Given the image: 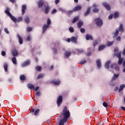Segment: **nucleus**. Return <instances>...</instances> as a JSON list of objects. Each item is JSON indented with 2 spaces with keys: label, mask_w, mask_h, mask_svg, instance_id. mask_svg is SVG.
<instances>
[{
  "label": "nucleus",
  "mask_w": 125,
  "mask_h": 125,
  "mask_svg": "<svg viewBox=\"0 0 125 125\" xmlns=\"http://www.w3.org/2000/svg\"><path fill=\"white\" fill-rule=\"evenodd\" d=\"M61 121L59 125H64V123L67 122L68 118L70 117V111L67 109V106H65L63 109L62 114H61Z\"/></svg>",
  "instance_id": "nucleus-1"
},
{
  "label": "nucleus",
  "mask_w": 125,
  "mask_h": 125,
  "mask_svg": "<svg viewBox=\"0 0 125 125\" xmlns=\"http://www.w3.org/2000/svg\"><path fill=\"white\" fill-rule=\"evenodd\" d=\"M5 13H6V14H7L8 16H9L10 17L11 19L13 21V22H15V23H16V22H17V19H16V18L12 16L9 12V8H7V9L5 11Z\"/></svg>",
  "instance_id": "nucleus-2"
},
{
  "label": "nucleus",
  "mask_w": 125,
  "mask_h": 125,
  "mask_svg": "<svg viewBox=\"0 0 125 125\" xmlns=\"http://www.w3.org/2000/svg\"><path fill=\"white\" fill-rule=\"evenodd\" d=\"M121 52H119L117 54H115V55H116L117 57L119 58V62H118L119 65H121L123 62V60H124V59L121 58Z\"/></svg>",
  "instance_id": "nucleus-3"
},
{
  "label": "nucleus",
  "mask_w": 125,
  "mask_h": 125,
  "mask_svg": "<svg viewBox=\"0 0 125 125\" xmlns=\"http://www.w3.org/2000/svg\"><path fill=\"white\" fill-rule=\"evenodd\" d=\"M62 101H63V97H62V96H60L57 100V104L58 107H59V106L61 105V103H62Z\"/></svg>",
  "instance_id": "nucleus-4"
},
{
  "label": "nucleus",
  "mask_w": 125,
  "mask_h": 125,
  "mask_svg": "<svg viewBox=\"0 0 125 125\" xmlns=\"http://www.w3.org/2000/svg\"><path fill=\"white\" fill-rule=\"evenodd\" d=\"M95 21L98 26H102V24H103L102 20H101L99 19H96L95 20Z\"/></svg>",
  "instance_id": "nucleus-5"
},
{
  "label": "nucleus",
  "mask_w": 125,
  "mask_h": 125,
  "mask_svg": "<svg viewBox=\"0 0 125 125\" xmlns=\"http://www.w3.org/2000/svg\"><path fill=\"white\" fill-rule=\"evenodd\" d=\"M44 8H45L44 12L45 14H47V13L49 12V9H50V7H49V6H48V5L47 4V5H45Z\"/></svg>",
  "instance_id": "nucleus-6"
},
{
  "label": "nucleus",
  "mask_w": 125,
  "mask_h": 125,
  "mask_svg": "<svg viewBox=\"0 0 125 125\" xmlns=\"http://www.w3.org/2000/svg\"><path fill=\"white\" fill-rule=\"evenodd\" d=\"M103 5L104 6V7L107 9V10H110L111 9V7H110V5L108 4L107 3H103Z\"/></svg>",
  "instance_id": "nucleus-7"
},
{
  "label": "nucleus",
  "mask_w": 125,
  "mask_h": 125,
  "mask_svg": "<svg viewBox=\"0 0 125 125\" xmlns=\"http://www.w3.org/2000/svg\"><path fill=\"white\" fill-rule=\"evenodd\" d=\"M43 1H42V0H40L38 2V6L40 8H41V7H42V6H43Z\"/></svg>",
  "instance_id": "nucleus-8"
},
{
  "label": "nucleus",
  "mask_w": 125,
  "mask_h": 125,
  "mask_svg": "<svg viewBox=\"0 0 125 125\" xmlns=\"http://www.w3.org/2000/svg\"><path fill=\"white\" fill-rule=\"evenodd\" d=\"M81 9H82V6L78 5L74 8L73 11H78L79 10H81Z\"/></svg>",
  "instance_id": "nucleus-9"
},
{
  "label": "nucleus",
  "mask_w": 125,
  "mask_h": 125,
  "mask_svg": "<svg viewBox=\"0 0 125 125\" xmlns=\"http://www.w3.org/2000/svg\"><path fill=\"white\" fill-rule=\"evenodd\" d=\"M12 53L13 56H17V55H18V51H17V50L16 49L12 50Z\"/></svg>",
  "instance_id": "nucleus-10"
},
{
  "label": "nucleus",
  "mask_w": 125,
  "mask_h": 125,
  "mask_svg": "<svg viewBox=\"0 0 125 125\" xmlns=\"http://www.w3.org/2000/svg\"><path fill=\"white\" fill-rule=\"evenodd\" d=\"M17 36L19 39V43H20V44H22V43H23V39H22V38L21 37V36H20V35H19V34H18Z\"/></svg>",
  "instance_id": "nucleus-11"
},
{
  "label": "nucleus",
  "mask_w": 125,
  "mask_h": 125,
  "mask_svg": "<svg viewBox=\"0 0 125 125\" xmlns=\"http://www.w3.org/2000/svg\"><path fill=\"white\" fill-rule=\"evenodd\" d=\"M77 40H78V38H76L74 36L72 37L71 38V41L72 42H74V43H77Z\"/></svg>",
  "instance_id": "nucleus-12"
},
{
  "label": "nucleus",
  "mask_w": 125,
  "mask_h": 125,
  "mask_svg": "<svg viewBox=\"0 0 125 125\" xmlns=\"http://www.w3.org/2000/svg\"><path fill=\"white\" fill-rule=\"evenodd\" d=\"M115 68V70H119V69H120V68L119 67V66H118V65L116 64H114L111 65L110 67L113 69V68Z\"/></svg>",
  "instance_id": "nucleus-13"
},
{
  "label": "nucleus",
  "mask_w": 125,
  "mask_h": 125,
  "mask_svg": "<svg viewBox=\"0 0 125 125\" xmlns=\"http://www.w3.org/2000/svg\"><path fill=\"white\" fill-rule=\"evenodd\" d=\"M96 63H97V67L99 68H101V62L100 61V60H97Z\"/></svg>",
  "instance_id": "nucleus-14"
},
{
  "label": "nucleus",
  "mask_w": 125,
  "mask_h": 125,
  "mask_svg": "<svg viewBox=\"0 0 125 125\" xmlns=\"http://www.w3.org/2000/svg\"><path fill=\"white\" fill-rule=\"evenodd\" d=\"M86 40H87V41H88V40H92V36H91V35H89V34H87L86 35Z\"/></svg>",
  "instance_id": "nucleus-15"
},
{
  "label": "nucleus",
  "mask_w": 125,
  "mask_h": 125,
  "mask_svg": "<svg viewBox=\"0 0 125 125\" xmlns=\"http://www.w3.org/2000/svg\"><path fill=\"white\" fill-rule=\"evenodd\" d=\"M27 86L30 89H34V88H35V86H34L33 84L29 83L27 85Z\"/></svg>",
  "instance_id": "nucleus-16"
},
{
  "label": "nucleus",
  "mask_w": 125,
  "mask_h": 125,
  "mask_svg": "<svg viewBox=\"0 0 125 125\" xmlns=\"http://www.w3.org/2000/svg\"><path fill=\"white\" fill-rule=\"evenodd\" d=\"M29 63H30V61H27L22 64V66L23 67H25V66H28V65H29Z\"/></svg>",
  "instance_id": "nucleus-17"
},
{
  "label": "nucleus",
  "mask_w": 125,
  "mask_h": 125,
  "mask_svg": "<svg viewBox=\"0 0 125 125\" xmlns=\"http://www.w3.org/2000/svg\"><path fill=\"white\" fill-rule=\"evenodd\" d=\"M110 63H111V61H108L106 62H105V68H106V69H109V64H110Z\"/></svg>",
  "instance_id": "nucleus-18"
},
{
  "label": "nucleus",
  "mask_w": 125,
  "mask_h": 125,
  "mask_svg": "<svg viewBox=\"0 0 125 125\" xmlns=\"http://www.w3.org/2000/svg\"><path fill=\"white\" fill-rule=\"evenodd\" d=\"M82 25H83V22L82 21H79L78 22V28H81Z\"/></svg>",
  "instance_id": "nucleus-19"
},
{
  "label": "nucleus",
  "mask_w": 125,
  "mask_h": 125,
  "mask_svg": "<svg viewBox=\"0 0 125 125\" xmlns=\"http://www.w3.org/2000/svg\"><path fill=\"white\" fill-rule=\"evenodd\" d=\"M22 14H25V10H26V5H23L22 6Z\"/></svg>",
  "instance_id": "nucleus-20"
},
{
  "label": "nucleus",
  "mask_w": 125,
  "mask_h": 125,
  "mask_svg": "<svg viewBox=\"0 0 125 125\" xmlns=\"http://www.w3.org/2000/svg\"><path fill=\"white\" fill-rule=\"evenodd\" d=\"M12 61L13 63V64H14L15 65H16L17 64V61L16 60V58H13L12 59Z\"/></svg>",
  "instance_id": "nucleus-21"
},
{
  "label": "nucleus",
  "mask_w": 125,
  "mask_h": 125,
  "mask_svg": "<svg viewBox=\"0 0 125 125\" xmlns=\"http://www.w3.org/2000/svg\"><path fill=\"white\" fill-rule=\"evenodd\" d=\"M89 12H90V7L87 8V11L84 13V16L88 15Z\"/></svg>",
  "instance_id": "nucleus-22"
},
{
  "label": "nucleus",
  "mask_w": 125,
  "mask_h": 125,
  "mask_svg": "<svg viewBox=\"0 0 125 125\" xmlns=\"http://www.w3.org/2000/svg\"><path fill=\"white\" fill-rule=\"evenodd\" d=\"M47 28H48V25H44L43 26V33H44L45 31H46V29H47Z\"/></svg>",
  "instance_id": "nucleus-23"
},
{
  "label": "nucleus",
  "mask_w": 125,
  "mask_h": 125,
  "mask_svg": "<svg viewBox=\"0 0 125 125\" xmlns=\"http://www.w3.org/2000/svg\"><path fill=\"white\" fill-rule=\"evenodd\" d=\"M119 12H116L114 13V15H113V18L116 19L118 18V17L119 16Z\"/></svg>",
  "instance_id": "nucleus-24"
},
{
  "label": "nucleus",
  "mask_w": 125,
  "mask_h": 125,
  "mask_svg": "<svg viewBox=\"0 0 125 125\" xmlns=\"http://www.w3.org/2000/svg\"><path fill=\"white\" fill-rule=\"evenodd\" d=\"M125 85H124V84H123V85H121V86H120V88H119V92H121V91H122L123 89H124V88H125Z\"/></svg>",
  "instance_id": "nucleus-25"
},
{
  "label": "nucleus",
  "mask_w": 125,
  "mask_h": 125,
  "mask_svg": "<svg viewBox=\"0 0 125 125\" xmlns=\"http://www.w3.org/2000/svg\"><path fill=\"white\" fill-rule=\"evenodd\" d=\"M78 20H79V17H74L73 20L72 21V23H76Z\"/></svg>",
  "instance_id": "nucleus-26"
},
{
  "label": "nucleus",
  "mask_w": 125,
  "mask_h": 125,
  "mask_svg": "<svg viewBox=\"0 0 125 125\" xmlns=\"http://www.w3.org/2000/svg\"><path fill=\"white\" fill-rule=\"evenodd\" d=\"M20 78L21 81H25V79H26V77L24 75H21Z\"/></svg>",
  "instance_id": "nucleus-27"
},
{
  "label": "nucleus",
  "mask_w": 125,
  "mask_h": 125,
  "mask_svg": "<svg viewBox=\"0 0 125 125\" xmlns=\"http://www.w3.org/2000/svg\"><path fill=\"white\" fill-rule=\"evenodd\" d=\"M70 55H71V52L69 51H66L65 53V56H66V57H69V56H70Z\"/></svg>",
  "instance_id": "nucleus-28"
},
{
  "label": "nucleus",
  "mask_w": 125,
  "mask_h": 125,
  "mask_svg": "<svg viewBox=\"0 0 125 125\" xmlns=\"http://www.w3.org/2000/svg\"><path fill=\"white\" fill-rule=\"evenodd\" d=\"M8 67V65L7 63L4 64V68L5 72H7Z\"/></svg>",
  "instance_id": "nucleus-29"
},
{
  "label": "nucleus",
  "mask_w": 125,
  "mask_h": 125,
  "mask_svg": "<svg viewBox=\"0 0 125 125\" xmlns=\"http://www.w3.org/2000/svg\"><path fill=\"white\" fill-rule=\"evenodd\" d=\"M119 78V74H114L112 80L114 81V80H116L117 78Z\"/></svg>",
  "instance_id": "nucleus-30"
},
{
  "label": "nucleus",
  "mask_w": 125,
  "mask_h": 125,
  "mask_svg": "<svg viewBox=\"0 0 125 125\" xmlns=\"http://www.w3.org/2000/svg\"><path fill=\"white\" fill-rule=\"evenodd\" d=\"M113 43H114L113 42H107L106 43V45H107V46H110V45H112Z\"/></svg>",
  "instance_id": "nucleus-31"
},
{
  "label": "nucleus",
  "mask_w": 125,
  "mask_h": 125,
  "mask_svg": "<svg viewBox=\"0 0 125 125\" xmlns=\"http://www.w3.org/2000/svg\"><path fill=\"white\" fill-rule=\"evenodd\" d=\"M53 83L55 84V85H57L58 84H60V81H53Z\"/></svg>",
  "instance_id": "nucleus-32"
},
{
  "label": "nucleus",
  "mask_w": 125,
  "mask_h": 125,
  "mask_svg": "<svg viewBox=\"0 0 125 125\" xmlns=\"http://www.w3.org/2000/svg\"><path fill=\"white\" fill-rule=\"evenodd\" d=\"M104 47H106V46H105V45H102V46L99 47V51L102 50V49H104Z\"/></svg>",
  "instance_id": "nucleus-33"
},
{
  "label": "nucleus",
  "mask_w": 125,
  "mask_h": 125,
  "mask_svg": "<svg viewBox=\"0 0 125 125\" xmlns=\"http://www.w3.org/2000/svg\"><path fill=\"white\" fill-rule=\"evenodd\" d=\"M25 21L26 23H29V22H30V20L29 19V18L28 17H25Z\"/></svg>",
  "instance_id": "nucleus-34"
},
{
  "label": "nucleus",
  "mask_w": 125,
  "mask_h": 125,
  "mask_svg": "<svg viewBox=\"0 0 125 125\" xmlns=\"http://www.w3.org/2000/svg\"><path fill=\"white\" fill-rule=\"evenodd\" d=\"M39 113H40V109H37L34 113L35 116H37Z\"/></svg>",
  "instance_id": "nucleus-35"
},
{
  "label": "nucleus",
  "mask_w": 125,
  "mask_h": 125,
  "mask_svg": "<svg viewBox=\"0 0 125 125\" xmlns=\"http://www.w3.org/2000/svg\"><path fill=\"white\" fill-rule=\"evenodd\" d=\"M119 31H121V32H123V31H124V28H123V24L120 25Z\"/></svg>",
  "instance_id": "nucleus-36"
},
{
  "label": "nucleus",
  "mask_w": 125,
  "mask_h": 125,
  "mask_svg": "<svg viewBox=\"0 0 125 125\" xmlns=\"http://www.w3.org/2000/svg\"><path fill=\"white\" fill-rule=\"evenodd\" d=\"M36 70L37 71H42V67L37 66L36 67Z\"/></svg>",
  "instance_id": "nucleus-37"
},
{
  "label": "nucleus",
  "mask_w": 125,
  "mask_h": 125,
  "mask_svg": "<svg viewBox=\"0 0 125 125\" xmlns=\"http://www.w3.org/2000/svg\"><path fill=\"white\" fill-rule=\"evenodd\" d=\"M23 19H22V18L20 17L18 18V20H17V22H21V21H22Z\"/></svg>",
  "instance_id": "nucleus-38"
},
{
  "label": "nucleus",
  "mask_w": 125,
  "mask_h": 125,
  "mask_svg": "<svg viewBox=\"0 0 125 125\" xmlns=\"http://www.w3.org/2000/svg\"><path fill=\"white\" fill-rule=\"evenodd\" d=\"M32 30H33V28L32 27H28L27 28V32H31V31H32Z\"/></svg>",
  "instance_id": "nucleus-39"
},
{
  "label": "nucleus",
  "mask_w": 125,
  "mask_h": 125,
  "mask_svg": "<svg viewBox=\"0 0 125 125\" xmlns=\"http://www.w3.org/2000/svg\"><path fill=\"white\" fill-rule=\"evenodd\" d=\"M4 31L6 34H9V31H8V29L7 28H4Z\"/></svg>",
  "instance_id": "nucleus-40"
},
{
  "label": "nucleus",
  "mask_w": 125,
  "mask_h": 125,
  "mask_svg": "<svg viewBox=\"0 0 125 125\" xmlns=\"http://www.w3.org/2000/svg\"><path fill=\"white\" fill-rule=\"evenodd\" d=\"M69 31L71 33H73L74 32V28L70 27L69 28Z\"/></svg>",
  "instance_id": "nucleus-41"
},
{
  "label": "nucleus",
  "mask_w": 125,
  "mask_h": 125,
  "mask_svg": "<svg viewBox=\"0 0 125 125\" xmlns=\"http://www.w3.org/2000/svg\"><path fill=\"white\" fill-rule=\"evenodd\" d=\"M119 35V31L118 30H116L115 33H114V37H117Z\"/></svg>",
  "instance_id": "nucleus-42"
},
{
  "label": "nucleus",
  "mask_w": 125,
  "mask_h": 125,
  "mask_svg": "<svg viewBox=\"0 0 125 125\" xmlns=\"http://www.w3.org/2000/svg\"><path fill=\"white\" fill-rule=\"evenodd\" d=\"M36 96H41V93L40 92H37L35 93Z\"/></svg>",
  "instance_id": "nucleus-43"
},
{
  "label": "nucleus",
  "mask_w": 125,
  "mask_h": 125,
  "mask_svg": "<svg viewBox=\"0 0 125 125\" xmlns=\"http://www.w3.org/2000/svg\"><path fill=\"white\" fill-rule=\"evenodd\" d=\"M51 23V21H50V20L49 19H48L47 21V25H50Z\"/></svg>",
  "instance_id": "nucleus-44"
},
{
  "label": "nucleus",
  "mask_w": 125,
  "mask_h": 125,
  "mask_svg": "<svg viewBox=\"0 0 125 125\" xmlns=\"http://www.w3.org/2000/svg\"><path fill=\"white\" fill-rule=\"evenodd\" d=\"M93 12L96 13L98 12L99 11V10L98 9L95 8L93 10Z\"/></svg>",
  "instance_id": "nucleus-45"
},
{
  "label": "nucleus",
  "mask_w": 125,
  "mask_h": 125,
  "mask_svg": "<svg viewBox=\"0 0 125 125\" xmlns=\"http://www.w3.org/2000/svg\"><path fill=\"white\" fill-rule=\"evenodd\" d=\"M43 77V74H40L38 76V79H41V78Z\"/></svg>",
  "instance_id": "nucleus-46"
},
{
  "label": "nucleus",
  "mask_w": 125,
  "mask_h": 125,
  "mask_svg": "<svg viewBox=\"0 0 125 125\" xmlns=\"http://www.w3.org/2000/svg\"><path fill=\"white\" fill-rule=\"evenodd\" d=\"M39 86H37L35 88H34L33 89V90L35 91H38V90H39Z\"/></svg>",
  "instance_id": "nucleus-47"
},
{
  "label": "nucleus",
  "mask_w": 125,
  "mask_h": 125,
  "mask_svg": "<svg viewBox=\"0 0 125 125\" xmlns=\"http://www.w3.org/2000/svg\"><path fill=\"white\" fill-rule=\"evenodd\" d=\"M6 54V53H5V51H2L1 52V55L2 56H5V55Z\"/></svg>",
  "instance_id": "nucleus-48"
},
{
  "label": "nucleus",
  "mask_w": 125,
  "mask_h": 125,
  "mask_svg": "<svg viewBox=\"0 0 125 125\" xmlns=\"http://www.w3.org/2000/svg\"><path fill=\"white\" fill-rule=\"evenodd\" d=\"M80 31L81 33H84V32H85V30L84 28H81Z\"/></svg>",
  "instance_id": "nucleus-49"
},
{
  "label": "nucleus",
  "mask_w": 125,
  "mask_h": 125,
  "mask_svg": "<svg viewBox=\"0 0 125 125\" xmlns=\"http://www.w3.org/2000/svg\"><path fill=\"white\" fill-rule=\"evenodd\" d=\"M103 106H104V107H107V106H108V104H107L106 102H104L103 103Z\"/></svg>",
  "instance_id": "nucleus-50"
},
{
  "label": "nucleus",
  "mask_w": 125,
  "mask_h": 125,
  "mask_svg": "<svg viewBox=\"0 0 125 125\" xmlns=\"http://www.w3.org/2000/svg\"><path fill=\"white\" fill-rule=\"evenodd\" d=\"M56 12H57V11H56V10H55V9H53V10H52V14H54V13H56Z\"/></svg>",
  "instance_id": "nucleus-51"
},
{
  "label": "nucleus",
  "mask_w": 125,
  "mask_h": 125,
  "mask_svg": "<svg viewBox=\"0 0 125 125\" xmlns=\"http://www.w3.org/2000/svg\"><path fill=\"white\" fill-rule=\"evenodd\" d=\"M112 18H113V15H110L109 17H108V19L109 20H111V19H112Z\"/></svg>",
  "instance_id": "nucleus-52"
},
{
  "label": "nucleus",
  "mask_w": 125,
  "mask_h": 125,
  "mask_svg": "<svg viewBox=\"0 0 125 125\" xmlns=\"http://www.w3.org/2000/svg\"><path fill=\"white\" fill-rule=\"evenodd\" d=\"M84 63H86V61L83 60L81 61V64H84Z\"/></svg>",
  "instance_id": "nucleus-53"
},
{
  "label": "nucleus",
  "mask_w": 125,
  "mask_h": 125,
  "mask_svg": "<svg viewBox=\"0 0 125 125\" xmlns=\"http://www.w3.org/2000/svg\"><path fill=\"white\" fill-rule=\"evenodd\" d=\"M59 1H60V0H55V3H56V4H58V3H59Z\"/></svg>",
  "instance_id": "nucleus-54"
},
{
  "label": "nucleus",
  "mask_w": 125,
  "mask_h": 125,
  "mask_svg": "<svg viewBox=\"0 0 125 125\" xmlns=\"http://www.w3.org/2000/svg\"><path fill=\"white\" fill-rule=\"evenodd\" d=\"M27 41H31V36H28L27 38Z\"/></svg>",
  "instance_id": "nucleus-55"
},
{
  "label": "nucleus",
  "mask_w": 125,
  "mask_h": 125,
  "mask_svg": "<svg viewBox=\"0 0 125 125\" xmlns=\"http://www.w3.org/2000/svg\"><path fill=\"white\" fill-rule=\"evenodd\" d=\"M121 109L122 110H123V111H125V107H124V106H121Z\"/></svg>",
  "instance_id": "nucleus-56"
},
{
  "label": "nucleus",
  "mask_w": 125,
  "mask_h": 125,
  "mask_svg": "<svg viewBox=\"0 0 125 125\" xmlns=\"http://www.w3.org/2000/svg\"><path fill=\"white\" fill-rule=\"evenodd\" d=\"M66 41L68 42H71V39L70 38H68L66 40Z\"/></svg>",
  "instance_id": "nucleus-57"
},
{
  "label": "nucleus",
  "mask_w": 125,
  "mask_h": 125,
  "mask_svg": "<svg viewBox=\"0 0 125 125\" xmlns=\"http://www.w3.org/2000/svg\"><path fill=\"white\" fill-rule=\"evenodd\" d=\"M117 41H121V37H118L117 38Z\"/></svg>",
  "instance_id": "nucleus-58"
},
{
  "label": "nucleus",
  "mask_w": 125,
  "mask_h": 125,
  "mask_svg": "<svg viewBox=\"0 0 125 125\" xmlns=\"http://www.w3.org/2000/svg\"><path fill=\"white\" fill-rule=\"evenodd\" d=\"M97 42H95L93 43V45L94 46H95V45H96V44H97Z\"/></svg>",
  "instance_id": "nucleus-59"
},
{
  "label": "nucleus",
  "mask_w": 125,
  "mask_h": 125,
  "mask_svg": "<svg viewBox=\"0 0 125 125\" xmlns=\"http://www.w3.org/2000/svg\"><path fill=\"white\" fill-rule=\"evenodd\" d=\"M68 13H69V14H72V13H73V11H72V10L69 11Z\"/></svg>",
  "instance_id": "nucleus-60"
},
{
  "label": "nucleus",
  "mask_w": 125,
  "mask_h": 125,
  "mask_svg": "<svg viewBox=\"0 0 125 125\" xmlns=\"http://www.w3.org/2000/svg\"><path fill=\"white\" fill-rule=\"evenodd\" d=\"M119 50V49H118V48H115L114 49V51L115 52H117V51Z\"/></svg>",
  "instance_id": "nucleus-61"
},
{
  "label": "nucleus",
  "mask_w": 125,
  "mask_h": 125,
  "mask_svg": "<svg viewBox=\"0 0 125 125\" xmlns=\"http://www.w3.org/2000/svg\"><path fill=\"white\" fill-rule=\"evenodd\" d=\"M123 55H125V49H124Z\"/></svg>",
  "instance_id": "nucleus-62"
},
{
  "label": "nucleus",
  "mask_w": 125,
  "mask_h": 125,
  "mask_svg": "<svg viewBox=\"0 0 125 125\" xmlns=\"http://www.w3.org/2000/svg\"><path fill=\"white\" fill-rule=\"evenodd\" d=\"M118 87H116L115 88V89H114V90H115V91H117V90H118Z\"/></svg>",
  "instance_id": "nucleus-63"
},
{
  "label": "nucleus",
  "mask_w": 125,
  "mask_h": 125,
  "mask_svg": "<svg viewBox=\"0 0 125 125\" xmlns=\"http://www.w3.org/2000/svg\"><path fill=\"white\" fill-rule=\"evenodd\" d=\"M123 66L125 68V62H123Z\"/></svg>",
  "instance_id": "nucleus-64"
}]
</instances>
